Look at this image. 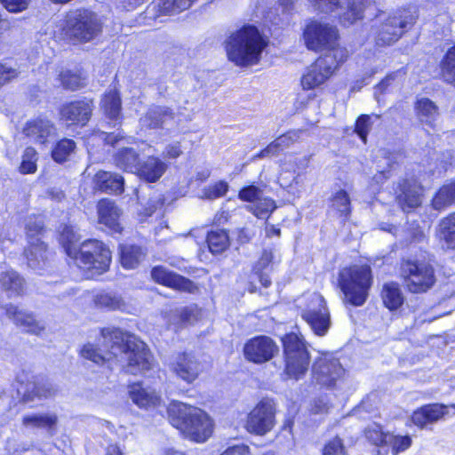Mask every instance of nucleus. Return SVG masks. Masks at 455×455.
<instances>
[{
  "label": "nucleus",
  "instance_id": "obj_36",
  "mask_svg": "<svg viewBox=\"0 0 455 455\" xmlns=\"http://www.w3.org/2000/svg\"><path fill=\"white\" fill-rule=\"evenodd\" d=\"M455 203V180L443 185L432 200L435 210H443Z\"/></svg>",
  "mask_w": 455,
  "mask_h": 455
},
{
  "label": "nucleus",
  "instance_id": "obj_47",
  "mask_svg": "<svg viewBox=\"0 0 455 455\" xmlns=\"http://www.w3.org/2000/svg\"><path fill=\"white\" fill-rule=\"evenodd\" d=\"M37 158L36 151L33 148L28 147L22 155L20 172L23 174L36 172Z\"/></svg>",
  "mask_w": 455,
  "mask_h": 455
},
{
  "label": "nucleus",
  "instance_id": "obj_57",
  "mask_svg": "<svg viewBox=\"0 0 455 455\" xmlns=\"http://www.w3.org/2000/svg\"><path fill=\"white\" fill-rule=\"evenodd\" d=\"M228 190V185L225 181H219L210 186L205 190V196L209 199H216L226 195Z\"/></svg>",
  "mask_w": 455,
  "mask_h": 455
},
{
  "label": "nucleus",
  "instance_id": "obj_3",
  "mask_svg": "<svg viewBox=\"0 0 455 455\" xmlns=\"http://www.w3.org/2000/svg\"><path fill=\"white\" fill-rule=\"evenodd\" d=\"M419 18L414 7L395 10L389 13L380 12L371 25V32L376 44L380 46L395 44L402 36L411 29Z\"/></svg>",
  "mask_w": 455,
  "mask_h": 455
},
{
  "label": "nucleus",
  "instance_id": "obj_18",
  "mask_svg": "<svg viewBox=\"0 0 455 455\" xmlns=\"http://www.w3.org/2000/svg\"><path fill=\"white\" fill-rule=\"evenodd\" d=\"M422 186L414 176L406 177L398 183L396 199L404 212L421 204Z\"/></svg>",
  "mask_w": 455,
  "mask_h": 455
},
{
  "label": "nucleus",
  "instance_id": "obj_55",
  "mask_svg": "<svg viewBox=\"0 0 455 455\" xmlns=\"http://www.w3.org/2000/svg\"><path fill=\"white\" fill-rule=\"evenodd\" d=\"M238 196L243 201L251 202L254 204V202L258 201L259 198L261 197V190L256 186H248L239 191Z\"/></svg>",
  "mask_w": 455,
  "mask_h": 455
},
{
  "label": "nucleus",
  "instance_id": "obj_2",
  "mask_svg": "<svg viewBox=\"0 0 455 455\" xmlns=\"http://www.w3.org/2000/svg\"><path fill=\"white\" fill-rule=\"evenodd\" d=\"M267 45V37L250 24L230 31L224 41L228 59L237 67L258 64Z\"/></svg>",
  "mask_w": 455,
  "mask_h": 455
},
{
  "label": "nucleus",
  "instance_id": "obj_10",
  "mask_svg": "<svg viewBox=\"0 0 455 455\" xmlns=\"http://www.w3.org/2000/svg\"><path fill=\"white\" fill-rule=\"evenodd\" d=\"M74 259L79 267L100 275L109 267L111 252L101 241L89 239L79 245L78 254Z\"/></svg>",
  "mask_w": 455,
  "mask_h": 455
},
{
  "label": "nucleus",
  "instance_id": "obj_30",
  "mask_svg": "<svg viewBox=\"0 0 455 455\" xmlns=\"http://www.w3.org/2000/svg\"><path fill=\"white\" fill-rule=\"evenodd\" d=\"M100 108L109 120H119L122 116V102L119 92L116 89L108 90L103 95Z\"/></svg>",
  "mask_w": 455,
  "mask_h": 455
},
{
  "label": "nucleus",
  "instance_id": "obj_1",
  "mask_svg": "<svg viewBox=\"0 0 455 455\" xmlns=\"http://www.w3.org/2000/svg\"><path fill=\"white\" fill-rule=\"evenodd\" d=\"M101 339L104 350L97 345L87 343L81 349V355L97 364L116 358L126 372L133 375L151 369L152 355L147 345L137 337L114 329L103 330Z\"/></svg>",
  "mask_w": 455,
  "mask_h": 455
},
{
  "label": "nucleus",
  "instance_id": "obj_49",
  "mask_svg": "<svg viewBox=\"0 0 455 455\" xmlns=\"http://www.w3.org/2000/svg\"><path fill=\"white\" fill-rule=\"evenodd\" d=\"M60 80L64 88L68 90H77L84 86V79L77 74L69 70L63 71L60 74Z\"/></svg>",
  "mask_w": 455,
  "mask_h": 455
},
{
  "label": "nucleus",
  "instance_id": "obj_8",
  "mask_svg": "<svg viewBox=\"0 0 455 455\" xmlns=\"http://www.w3.org/2000/svg\"><path fill=\"white\" fill-rule=\"evenodd\" d=\"M315 10L325 13H335L345 27L361 20L364 17L365 9L374 0H309Z\"/></svg>",
  "mask_w": 455,
  "mask_h": 455
},
{
  "label": "nucleus",
  "instance_id": "obj_11",
  "mask_svg": "<svg viewBox=\"0 0 455 455\" xmlns=\"http://www.w3.org/2000/svg\"><path fill=\"white\" fill-rule=\"evenodd\" d=\"M43 231L44 225L39 220H29L26 224L28 245L24 255L28 266L34 270L44 269L48 260L47 247L41 238Z\"/></svg>",
  "mask_w": 455,
  "mask_h": 455
},
{
  "label": "nucleus",
  "instance_id": "obj_40",
  "mask_svg": "<svg viewBox=\"0 0 455 455\" xmlns=\"http://www.w3.org/2000/svg\"><path fill=\"white\" fill-rule=\"evenodd\" d=\"M196 0H157L155 3L160 12L174 15L188 9Z\"/></svg>",
  "mask_w": 455,
  "mask_h": 455
},
{
  "label": "nucleus",
  "instance_id": "obj_34",
  "mask_svg": "<svg viewBox=\"0 0 455 455\" xmlns=\"http://www.w3.org/2000/svg\"><path fill=\"white\" fill-rule=\"evenodd\" d=\"M116 165L124 171L135 173L140 165L139 155L132 148L123 147L114 156Z\"/></svg>",
  "mask_w": 455,
  "mask_h": 455
},
{
  "label": "nucleus",
  "instance_id": "obj_51",
  "mask_svg": "<svg viewBox=\"0 0 455 455\" xmlns=\"http://www.w3.org/2000/svg\"><path fill=\"white\" fill-rule=\"evenodd\" d=\"M95 303L98 307L108 309H119L123 306L121 299L110 293H100L97 295Z\"/></svg>",
  "mask_w": 455,
  "mask_h": 455
},
{
  "label": "nucleus",
  "instance_id": "obj_64",
  "mask_svg": "<svg viewBox=\"0 0 455 455\" xmlns=\"http://www.w3.org/2000/svg\"><path fill=\"white\" fill-rule=\"evenodd\" d=\"M281 151H283V150L277 146V144L274 140L267 148H265L259 153L253 156V159L276 156Z\"/></svg>",
  "mask_w": 455,
  "mask_h": 455
},
{
  "label": "nucleus",
  "instance_id": "obj_58",
  "mask_svg": "<svg viewBox=\"0 0 455 455\" xmlns=\"http://www.w3.org/2000/svg\"><path fill=\"white\" fill-rule=\"evenodd\" d=\"M31 0H1L3 6L10 12H20L26 10Z\"/></svg>",
  "mask_w": 455,
  "mask_h": 455
},
{
  "label": "nucleus",
  "instance_id": "obj_37",
  "mask_svg": "<svg viewBox=\"0 0 455 455\" xmlns=\"http://www.w3.org/2000/svg\"><path fill=\"white\" fill-rule=\"evenodd\" d=\"M78 241L79 236L72 227L65 226L62 228L60 235V242L68 257L76 258L79 249V246L77 245Z\"/></svg>",
  "mask_w": 455,
  "mask_h": 455
},
{
  "label": "nucleus",
  "instance_id": "obj_43",
  "mask_svg": "<svg viewBox=\"0 0 455 455\" xmlns=\"http://www.w3.org/2000/svg\"><path fill=\"white\" fill-rule=\"evenodd\" d=\"M248 210L259 219H264L276 208L275 203L269 197H260L251 205L247 206Z\"/></svg>",
  "mask_w": 455,
  "mask_h": 455
},
{
  "label": "nucleus",
  "instance_id": "obj_42",
  "mask_svg": "<svg viewBox=\"0 0 455 455\" xmlns=\"http://www.w3.org/2000/svg\"><path fill=\"white\" fill-rule=\"evenodd\" d=\"M439 226L442 238L447 247L455 249V212L443 218Z\"/></svg>",
  "mask_w": 455,
  "mask_h": 455
},
{
  "label": "nucleus",
  "instance_id": "obj_59",
  "mask_svg": "<svg viewBox=\"0 0 455 455\" xmlns=\"http://www.w3.org/2000/svg\"><path fill=\"white\" fill-rule=\"evenodd\" d=\"M311 406V411L313 413H325L330 408V402L326 395H322L315 399Z\"/></svg>",
  "mask_w": 455,
  "mask_h": 455
},
{
  "label": "nucleus",
  "instance_id": "obj_14",
  "mask_svg": "<svg viewBox=\"0 0 455 455\" xmlns=\"http://www.w3.org/2000/svg\"><path fill=\"white\" fill-rule=\"evenodd\" d=\"M402 275L411 292L426 291L435 282L433 267L423 261L406 260L403 262Z\"/></svg>",
  "mask_w": 455,
  "mask_h": 455
},
{
  "label": "nucleus",
  "instance_id": "obj_54",
  "mask_svg": "<svg viewBox=\"0 0 455 455\" xmlns=\"http://www.w3.org/2000/svg\"><path fill=\"white\" fill-rule=\"evenodd\" d=\"M19 71L7 63H0V87L16 78Z\"/></svg>",
  "mask_w": 455,
  "mask_h": 455
},
{
  "label": "nucleus",
  "instance_id": "obj_44",
  "mask_svg": "<svg viewBox=\"0 0 455 455\" xmlns=\"http://www.w3.org/2000/svg\"><path fill=\"white\" fill-rule=\"evenodd\" d=\"M76 148V143L69 139L60 140L52 151V156L58 163L65 162Z\"/></svg>",
  "mask_w": 455,
  "mask_h": 455
},
{
  "label": "nucleus",
  "instance_id": "obj_46",
  "mask_svg": "<svg viewBox=\"0 0 455 455\" xmlns=\"http://www.w3.org/2000/svg\"><path fill=\"white\" fill-rule=\"evenodd\" d=\"M331 208L337 211L340 216L347 217L351 212V204L348 194L343 190H338L331 198Z\"/></svg>",
  "mask_w": 455,
  "mask_h": 455
},
{
  "label": "nucleus",
  "instance_id": "obj_63",
  "mask_svg": "<svg viewBox=\"0 0 455 455\" xmlns=\"http://www.w3.org/2000/svg\"><path fill=\"white\" fill-rule=\"evenodd\" d=\"M182 323H192L197 319V310L193 307H183L180 312Z\"/></svg>",
  "mask_w": 455,
  "mask_h": 455
},
{
  "label": "nucleus",
  "instance_id": "obj_50",
  "mask_svg": "<svg viewBox=\"0 0 455 455\" xmlns=\"http://www.w3.org/2000/svg\"><path fill=\"white\" fill-rule=\"evenodd\" d=\"M384 433L379 425L370 426L365 431V436L369 442L376 446L387 445V435Z\"/></svg>",
  "mask_w": 455,
  "mask_h": 455
},
{
  "label": "nucleus",
  "instance_id": "obj_16",
  "mask_svg": "<svg viewBox=\"0 0 455 455\" xmlns=\"http://www.w3.org/2000/svg\"><path fill=\"white\" fill-rule=\"evenodd\" d=\"M243 353L248 361L260 364L274 358L279 347L270 337L257 336L245 343Z\"/></svg>",
  "mask_w": 455,
  "mask_h": 455
},
{
  "label": "nucleus",
  "instance_id": "obj_7",
  "mask_svg": "<svg viewBox=\"0 0 455 455\" xmlns=\"http://www.w3.org/2000/svg\"><path fill=\"white\" fill-rule=\"evenodd\" d=\"M348 57L346 48H338L332 52L324 53L308 68L301 77L304 90H313L324 84Z\"/></svg>",
  "mask_w": 455,
  "mask_h": 455
},
{
  "label": "nucleus",
  "instance_id": "obj_39",
  "mask_svg": "<svg viewBox=\"0 0 455 455\" xmlns=\"http://www.w3.org/2000/svg\"><path fill=\"white\" fill-rule=\"evenodd\" d=\"M440 66L443 80L455 86V45L448 49Z\"/></svg>",
  "mask_w": 455,
  "mask_h": 455
},
{
  "label": "nucleus",
  "instance_id": "obj_56",
  "mask_svg": "<svg viewBox=\"0 0 455 455\" xmlns=\"http://www.w3.org/2000/svg\"><path fill=\"white\" fill-rule=\"evenodd\" d=\"M276 261V257L275 256L272 250H264L261 257L258 260L256 264L257 271H264L268 269Z\"/></svg>",
  "mask_w": 455,
  "mask_h": 455
},
{
  "label": "nucleus",
  "instance_id": "obj_41",
  "mask_svg": "<svg viewBox=\"0 0 455 455\" xmlns=\"http://www.w3.org/2000/svg\"><path fill=\"white\" fill-rule=\"evenodd\" d=\"M196 0H157L155 3L160 12L174 15L188 9Z\"/></svg>",
  "mask_w": 455,
  "mask_h": 455
},
{
  "label": "nucleus",
  "instance_id": "obj_25",
  "mask_svg": "<svg viewBox=\"0 0 455 455\" xmlns=\"http://www.w3.org/2000/svg\"><path fill=\"white\" fill-rule=\"evenodd\" d=\"M54 127L52 124L44 118H36L28 121L23 129V132L30 141L38 144H44L53 133Z\"/></svg>",
  "mask_w": 455,
  "mask_h": 455
},
{
  "label": "nucleus",
  "instance_id": "obj_45",
  "mask_svg": "<svg viewBox=\"0 0 455 455\" xmlns=\"http://www.w3.org/2000/svg\"><path fill=\"white\" fill-rule=\"evenodd\" d=\"M412 444L411 437L408 435H387V445L391 448L393 455H397L408 450Z\"/></svg>",
  "mask_w": 455,
  "mask_h": 455
},
{
  "label": "nucleus",
  "instance_id": "obj_21",
  "mask_svg": "<svg viewBox=\"0 0 455 455\" xmlns=\"http://www.w3.org/2000/svg\"><path fill=\"white\" fill-rule=\"evenodd\" d=\"M1 316L6 315L13 323L23 331L38 334L44 327L30 313L19 309L16 306L9 304L0 307Z\"/></svg>",
  "mask_w": 455,
  "mask_h": 455
},
{
  "label": "nucleus",
  "instance_id": "obj_48",
  "mask_svg": "<svg viewBox=\"0 0 455 455\" xmlns=\"http://www.w3.org/2000/svg\"><path fill=\"white\" fill-rule=\"evenodd\" d=\"M33 395L30 394L24 395V401H30L33 399V396H36L38 398H50L53 397L58 393V388L52 383H43L34 385L32 388Z\"/></svg>",
  "mask_w": 455,
  "mask_h": 455
},
{
  "label": "nucleus",
  "instance_id": "obj_4",
  "mask_svg": "<svg viewBox=\"0 0 455 455\" xmlns=\"http://www.w3.org/2000/svg\"><path fill=\"white\" fill-rule=\"evenodd\" d=\"M169 417L173 427L195 442H205L212 433V419L199 408L180 404L171 409Z\"/></svg>",
  "mask_w": 455,
  "mask_h": 455
},
{
  "label": "nucleus",
  "instance_id": "obj_33",
  "mask_svg": "<svg viewBox=\"0 0 455 455\" xmlns=\"http://www.w3.org/2000/svg\"><path fill=\"white\" fill-rule=\"evenodd\" d=\"M415 112L419 122L429 126L434 124L439 115L436 105L427 98L417 100Z\"/></svg>",
  "mask_w": 455,
  "mask_h": 455
},
{
  "label": "nucleus",
  "instance_id": "obj_62",
  "mask_svg": "<svg viewBox=\"0 0 455 455\" xmlns=\"http://www.w3.org/2000/svg\"><path fill=\"white\" fill-rule=\"evenodd\" d=\"M97 136L100 137V139L105 140L108 144H110L112 146L116 145H124L126 142V139L124 136H121L120 133L114 134V133H106L104 132H100L97 134Z\"/></svg>",
  "mask_w": 455,
  "mask_h": 455
},
{
  "label": "nucleus",
  "instance_id": "obj_38",
  "mask_svg": "<svg viewBox=\"0 0 455 455\" xmlns=\"http://www.w3.org/2000/svg\"><path fill=\"white\" fill-rule=\"evenodd\" d=\"M207 243L212 253L220 254L229 246V238L225 230H212L208 233Z\"/></svg>",
  "mask_w": 455,
  "mask_h": 455
},
{
  "label": "nucleus",
  "instance_id": "obj_35",
  "mask_svg": "<svg viewBox=\"0 0 455 455\" xmlns=\"http://www.w3.org/2000/svg\"><path fill=\"white\" fill-rule=\"evenodd\" d=\"M384 305L390 310L399 308L403 303V296L395 283H385L381 291Z\"/></svg>",
  "mask_w": 455,
  "mask_h": 455
},
{
  "label": "nucleus",
  "instance_id": "obj_29",
  "mask_svg": "<svg viewBox=\"0 0 455 455\" xmlns=\"http://www.w3.org/2000/svg\"><path fill=\"white\" fill-rule=\"evenodd\" d=\"M129 395L132 401L140 408L156 406L160 397L151 387H145L141 383H133L129 387Z\"/></svg>",
  "mask_w": 455,
  "mask_h": 455
},
{
  "label": "nucleus",
  "instance_id": "obj_31",
  "mask_svg": "<svg viewBox=\"0 0 455 455\" xmlns=\"http://www.w3.org/2000/svg\"><path fill=\"white\" fill-rule=\"evenodd\" d=\"M58 417L55 413H31L22 418V425L28 428H42L52 431L57 425Z\"/></svg>",
  "mask_w": 455,
  "mask_h": 455
},
{
  "label": "nucleus",
  "instance_id": "obj_9",
  "mask_svg": "<svg viewBox=\"0 0 455 455\" xmlns=\"http://www.w3.org/2000/svg\"><path fill=\"white\" fill-rule=\"evenodd\" d=\"M285 359V374L299 379L308 370L310 356L307 346L301 337L296 333L286 334L283 339Z\"/></svg>",
  "mask_w": 455,
  "mask_h": 455
},
{
  "label": "nucleus",
  "instance_id": "obj_52",
  "mask_svg": "<svg viewBox=\"0 0 455 455\" xmlns=\"http://www.w3.org/2000/svg\"><path fill=\"white\" fill-rule=\"evenodd\" d=\"M323 455H347L346 448L339 437L328 441L323 448Z\"/></svg>",
  "mask_w": 455,
  "mask_h": 455
},
{
  "label": "nucleus",
  "instance_id": "obj_60",
  "mask_svg": "<svg viewBox=\"0 0 455 455\" xmlns=\"http://www.w3.org/2000/svg\"><path fill=\"white\" fill-rule=\"evenodd\" d=\"M437 165H436V172L438 173H441L443 172H445L448 167L453 165V156L451 152L446 151L443 152L438 158H437Z\"/></svg>",
  "mask_w": 455,
  "mask_h": 455
},
{
  "label": "nucleus",
  "instance_id": "obj_15",
  "mask_svg": "<svg viewBox=\"0 0 455 455\" xmlns=\"http://www.w3.org/2000/svg\"><path fill=\"white\" fill-rule=\"evenodd\" d=\"M275 425V407L272 400H261L248 414L244 427L256 435H265Z\"/></svg>",
  "mask_w": 455,
  "mask_h": 455
},
{
  "label": "nucleus",
  "instance_id": "obj_20",
  "mask_svg": "<svg viewBox=\"0 0 455 455\" xmlns=\"http://www.w3.org/2000/svg\"><path fill=\"white\" fill-rule=\"evenodd\" d=\"M449 409H452V415L455 414V405H444L441 403H433L424 405L411 415L412 423L419 428L427 427L428 425L436 423L444 419L449 414Z\"/></svg>",
  "mask_w": 455,
  "mask_h": 455
},
{
  "label": "nucleus",
  "instance_id": "obj_26",
  "mask_svg": "<svg viewBox=\"0 0 455 455\" xmlns=\"http://www.w3.org/2000/svg\"><path fill=\"white\" fill-rule=\"evenodd\" d=\"M93 183L96 189L118 195L124 191V180L117 173L100 171L95 174Z\"/></svg>",
  "mask_w": 455,
  "mask_h": 455
},
{
  "label": "nucleus",
  "instance_id": "obj_5",
  "mask_svg": "<svg viewBox=\"0 0 455 455\" xmlns=\"http://www.w3.org/2000/svg\"><path fill=\"white\" fill-rule=\"evenodd\" d=\"M338 281L344 302L361 307L368 299L373 277L370 266L353 265L339 271Z\"/></svg>",
  "mask_w": 455,
  "mask_h": 455
},
{
  "label": "nucleus",
  "instance_id": "obj_22",
  "mask_svg": "<svg viewBox=\"0 0 455 455\" xmlns=\"http://www.w3.org/2000/svg\"><path fill=\"white\" fill-rule=\"evenodd\" d=\"M92 111V101L83 100L64 105L60 109L61 118L72 124L84 125L90 119Z\"/></svg>",
  "mask_w": 455,
  "mask_h": 455
},
{
  "label": "nucleus",
  "instance_id": "obj_23",
  "mask_svg": "<svg viewBox=\"0 0 455 455\" xmlns=\"http://www.w3.org/2000/svg\"><path fill=\"white\" fill-rule=\"evenodd\" d=\"M151 276L156 283L177 290L191 291L194 287L190 280L161 266L155 267L152 269Z\"/></svg>",
  "mask_w": 455,
  "mask_h": 455
},
{
  "label": "nucleus",
  "instance_id": "obj_6",
  "mask_svg": "<svg viewBox=\"0 0 455 455\" xmlns=\"http://www.w3.org/2000/svg\"><path fill=\"white\" fill-rule=\"evenodd\" d=\"M102 25L97 14L84 9L69 12L62 28L65 36L74 43H87L97 37Z\"/></svg>",
  "mask_w": 455,
  "mask_h": 455
},
{
  "label": "nucleus",
  "instance_id": "obj_27",
  "mask_svg": "<svg viewBox=\"0 0 455 455\" xmlns=\"http://www.w3.org/2000/svg\"><path fill=\"white\" fill-rule=\"evenodd\" d=\"M99 220L101 224L113 231H120L119 218L121 215L119 208L108 199H102L98 204Z\"/></svg>",
  "mask_w": 455,
  "mask_h": 455
},
{
  "label": "nucleus",
  "instance_id": "obj_53",
  "mask_svg": "<svg viewBox=\"0 0 455 455\" xmlns=\"http://www.w3.org/2000/svg\"><path fill=\"white\" fill-rule=\"evenodd\" d=\"M371 116L369 115H362L357 118L355 132L358 134L363 143H366L367 135L371 130Z\"/></svg>",
  "mask_w": 455,
  "mask_h": 455
},
{
  "label": "nucleus",
  "instance_id": "obj_32",
  "mask_svg": "<svg viewBox=\"0 0 455 455\" xmlns=\"http://www.w3.org/2000/svg\"><path fill=\"white\" fill-rule=\"evenodd\" d=\"M145 255L144 250L140 246L133 244H122L120 246V262L127 269L137 267Z\"/></svg>",
  "mask_w": 455,
  "mask_h": 455
},
{
  "label": "nucleus",
  "instance_id": "obj_13",
  "mask_svg": "<svg viewBox=\"0 0 455 455\" xmlns=\"http://www.w3.org/2000/svg\"><path fill=\"white\" fill-rule=\"evenodd\" d=\"M303 36L307 49L311 51H326L325 53H329L342 48L338 44V29L329 24L311 21L304 29Z\"/></svg>",
  "mask_w": 455,
  "mask_h": 455
},
{
  "label": "nucleus",
  "instance_id": "obj_24",
  "mask_svg": "<svg viewBox=\"0 0 455 455\" xmlns=\"http://www.w3.org/2000/svg\"><path fill=\"white\" fill-rule=\"evenodd\" d=\"M174 119V112L168 107L152 106L140 118L142 126L150 129L164 128Z\"/></svg>",
  "mask_w": 455,
  "mask_h": 455
},
{
  "label": "nucleus",
  "instance_id": "obj_61",
  "mask_svg": "<svg viewBox=\"0 0 455 455\" xmlns=\"http://www.w3.org/2000/svg\"><path fill=\"white\" fill-rule=\"evenodd\" d=\"M403 76V73L401 71V70H398V71H395V72H393L389 75H387L376 87V92H385L387 87L393 83L395 82V80H397L398 78H401L402 76Z\"/></svg>",
  "mask_w": 455,
  "mask_h": 455
},
{
  "label": "nucleus",
  "instance_id": "obj_19",
  "mask_svg": "<svg viewBox=\"0 0 455 455\" xmlns=\"http://www.w3.org/2000/svg\"><path fill=\"white\" fill-rule=\"evenodd\" d=\"M172 371L182 380L192 383L204 371L201 362L189 354H181L171 363Z\"/></svg>",
  "mask_w": 455,
  "mask_h": 455
},
{
  "label": "nucleus",
  "instance_id": "obj_17",
  "mask_svg": "<svg viewBox=\"0 0 455 455\" xmlns=\"http://www.w3.org/2000/svg\"><path fill=\"white\" fill-rule=\"evenodd\" d=\"M312 371L316 383L328 387H333L345 372L339 360L329 355L317 359Z\"/></svg>",
  "mask_w": 455,
  "mask_h": 455
},
{
  "label": "nucleus",
  "instance_id": "obj_12",
  "mask_svg": "<svg viewBox=\"0 0 455 455\" xmlns=\"http://www.w3.org/2000/svg\"><path fill=\"white\" fill-rule=\"evenodd\" d=\"M306 307L301 316L310 326L315 334L324 336L329 331L331 322L329 309L324 298L317 292L305 296Z\"/></svg>",
  "mask_w": 455,
  "mask_h": 455
},
{
  "label": "nucleus",
  "instance_id": "obj_28",
  "mask_svg": "<svg viewBox=\"0 0 455 455\" xmlns=\"http://www.w3.org/2000/svg\"><path fill=\"white\" fill-rule=\"evenodd\" d=\"M166 167V164L158 157L148 156L140 163L135 173L148 182H156L164 173Z\"/></svg>",
  "mask_w": 455,
  "mask_h": 455
}]
</instances>
